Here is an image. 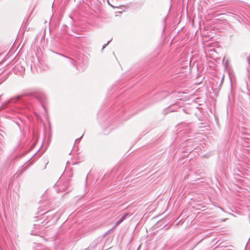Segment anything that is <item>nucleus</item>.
<instances>
[{"label":"nucleus","mask_w":250,"mask_h":250,"mask_svg":"<svg viewBox=\"0 0 250 250\" xmlns=\"http://www.w3.org/2000/svg\"><path fill=\"white\" fill-rule=\"evenodd\" d=\"M249 243H250V240H249V242L247 243V245H248V244H249Z\"/></svg>","instance_id":"14"},{"label":"nucleus","mask_w":250,"mask_h":250,"mask_svg":"<svg viewBox=\"0 0 250 250\" xmlns=\"http://www.w3.org/2000/svg\"><path fill=\"white\" fill-rule=\"evenodd\" d=\"M223 78L222 79V81H221V83H222V82L223 81Z\"/></svg>","instance_id":"15"},{"label":"nucleus","mask_w":250,"mask_h":250,"mask_svg":"<svg viewBox=\"0 0 250 250\" xmlns=\"http://www.w3.org/2000/svg\"><path fill=\"white\" fill-rule=\"evenodd\" d=\"M69 185V182L68 180H64L62 177H61L55 184V186L58 188L57 192H60L66 190Z\"/></svg>","instance_id":"4"},{"label":"nucleus","mask_w":250,"mask_h":250,"mask_svg":"<svg viewBox=\"0 0 250 250\" xmlns=\"http://www.w3.org/2000/svg\"><path fill=\"white\" fill-rule=\"evenodd\" d=\"M29 95L31 98L38 100V101L41 103L43 108L46 111L45 104L47 101V99L46 96L43 93L41 92V91H36L30 93Z\"/></svg>","instance_id":"3"},{"label":"nucleus","mask_w":250,"mask_h":250,"mask_svg":"<svg viewBox=\"0 0 250 250\" xmlns=\"http://www.w3.org/2000/svg\"><path fill=\"white\" fill-rule=\"evenodd\" d=\"M82 137H83V136H82L80 138L77 139L75 141V143H79L81 139H82Z\"/></svg>","instance_id":"12"},{"label":"nucleus","mask_w":250,"mask_h":250,"mask_svg":"<svg viewBox=\"0 0 250 250\" xmlns=\"http://www.w3.org/2000/svg\"><path fill=\"white\" fill-rule=\"evenodd\" d=\"M62 55V56H63V57H66V58H68V59L69 60V61H70V62L71 64H72L73 65H74V61H73V60H72V59H70L69 58H68V57H67L65 56L64 55Z\"/></svg>","instance_id":"9"},{"label":"nucleus","mask_w":250,"mask_h":250,"mask_svg":"<svg viewBox=\"0 0 250 250\" xmlns=\"http://www.w3.org/2000/svg\"><path fill=\"white\" fill-rule=\"evenodd\" d=\"M97 245V243H93L92 244H91L89 247H88L87 249H86L85 250H92L94 248L96 247Z\"/></svg>","instance_id":"7"},{"label":"nucleus","mask_w":250,"mask_h":250,"mask_svg":"<svg viewBox=\"0 0 250 250\" xmlns=\"http://www.w3.org/2000/svg\"><path fill=\"white\" fill-rule=\"evenodd\" d=\"M131 215V214L129 213H125L122 217L121 218L125 220L127 217L130 216Z\"/></svg>","instance_id":"8"},{"label":"nucleus","mask_w":250,"mask_h":250,"mask_svg":"<svg viewBox=\"0 0 250 250\" xmlns=\"http://www.w3.org/2000/svg\"><path fill=\"white\" fill-rule=\"evenodd\" d=\"M32 235H38V233L37 232H36L35 230H32L31 231V233Z\"/></svg>","instance_id":"10"},{"label":"nucleus","mask_w":250,"mask_h":250,"mask_svg":"<svg viewBox=\"0 0 250 250\" xmlns=\"http://www.w3.org/2000/svg\"><path fill=\"white\" fill-rule=\"evenodd\" d=\"M234 15V18L239 22H241V21L243 20V16L241 14H235L232 13Z\"/></svg>","instance_id":"5"},{"label":"nucleus","mask_w":250,"mask_h":250,"mask_svg":"<svg viewBox=\"0 0 250 250\" xmlns=\"http://www.w3.org/2000/svg\"><path fill=\"white\" fill-rule=\"evenodd\" d=\"M25 100L21 96L11 98L0 106V111L8 106H15V108H20L21 104H24Z\"/></svg>","instance_id":"1"},{"label":"nucleus","mask_w":250,"mask_h":250,"mask_svg":"<svg viewBox=\"0 0 250 250\" xmlns=\"http://www.w3.org/2000/svg\"><path fill=\"white\" fill-rule=\"evenodd\" d=\"M124 220L121 218L118 221H117L114 225V226L112 228V229H114L118 226H119L122 222H123Z\"/></svg>","instance_id":"6"},{"label":"nucleus","mask_w":250,"mask_h":250,"mask_svg":"<svg viewBox=\"0 0 250 250\" xmlns=\"http://www.w3.org/2000/svg\"><path fill=\"white\" fill-rule=\"evenodd\" d=\"M39 226H40L39 224H34L35 229H37Z\"/></svg>","instance_id":"13"},{"label":"nucleus","mask_w":250,"mask_h":250,"mask_svg":"<svg viewBox=\"0 0 250 250\" xmlns=\"http://www.w3.org/2000/svg\"><path fill=\"white\" fill-rule=\"evenodd\" d=\"M111 41V40H110V41H109L107 42L106 43H105V44L103 45V48H102V50H103V49H104V48H105V47H106V46H107V45L109 43V42H110V41Z\"/></svg>","instance_id":"11"},{"label":"nucleus","mask_w":250,"mask_h":250,"mask_svg":"<svg viewBox=\"0 0 250 250\" xmlns=\"http://www.w3.org/2000/svg\"><path fill=\"white\" fill-rule=\"evenodd\" d=\"M17 125H18L19 126V124L18 123H17Z\"/></svg>","instance_id":"16"},{"label":"nucleus","mask_w":250,"mask_h":250,"mask_svg":"<svg viewBox=\"0 0 250 250\" xmlns=\"http://www.w3.org/2000/svg\"><path fill=\"white\" fill-rule=\"evenodd\" d=\"M46 214H47V215L45 216L46 219H44V220L41 222V224L43 225H41V228L39 229L41 230L42 229V227L43 225L46 224L48 222L50 221H56L59 219L60 217L59 215H57L55 212L49 210L42 214V219L45 218V215Z\"/></svg>","instance_id":"2"}]
</instances>
